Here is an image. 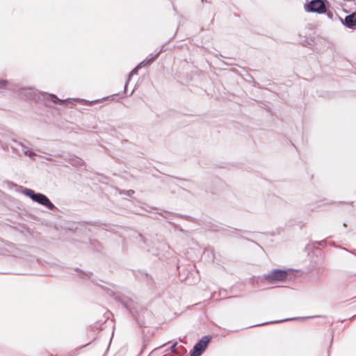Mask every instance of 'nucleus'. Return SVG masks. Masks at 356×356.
<instances>
[{"label":"nucleus","mask_w":356,"mask_h":356,"mask_svg":"<svg viewBox=\"0 0 356 356\" xmlns=\"http://www.w3.org/2000/svg\"><path fill=\"white\" fill-rule=\"evenodd\" d=\"M24 194L29 197L33 201L45 206L49 209L54 207L49 198L42 193H35L33 190L26 188L24 191Z\"/></svg>","instance_id":"1"},{"label":"nucleus","mask_w":356,"mask_h":356,"mask_svg":"<svg viewBox=\"0 0 356 356\" xmlns=\"http://www.w3.org/2000/svg\"><path fill=\"white\" fill-rule=\"evenodd\" d=\"M211 341V337H203L193 347V350L190 353V356H200L207 348Z\"/></svg>","instance_id":"2"},{"label":"nucleus","mask_w":356,"mask_h":356,"mask_svg":"<svg viewBox=\"0 0 356 356\" xmlns=\"http://www.w3.org/2000/svg\"><path fill=\"white\" fill-rule=\"evenodd\" d=\"M307 10L323 13L325 12V6L322 0H313L307 5Z\"/></svg>","instance_id":"3"},{"label":"nucleus","mask_w":356,"mask_h":356,"mask_svg":"<svg viewBox=\"0 0 356 356\" xmlns=\"http://www.w3.org/2000/svg\"><path fill=\"white\" fill-rule=\"evenodd\" d=\"M287 273L285 270H275L268 273L266 278L269 282H280L283 281L286 278Z\"/></svg>","instance_id":"4"},{"label":"nucleus","mask_w":356,"mask_h":356,"mask_svg":"<svg viewBox=\"0 0 356 356\" xmlns=\"http://www.w3.org/2000/svg\"><path fill=\"white\" fill-rule=\"evenodd\" d=\"M344 24L349 28L356 26V12L345 17Z\"/></svg>","instance_id":"5"},{"label":"nucleus","mask_w":356,"mask_h":356,"mask_svg":"<svg viewBox=\"0 0 356 356\" xmlns=\"http://www.w3.org/2000/svg\"><path fill=\"white\" fill-rule=\"evenodd\" d=\"M49 99L51 102H53L55 104H56V103L63 104L65 102V100L59 99L56 95H51L49 96Z\"/></svg>","instance_id":"6"}]
</instances>
